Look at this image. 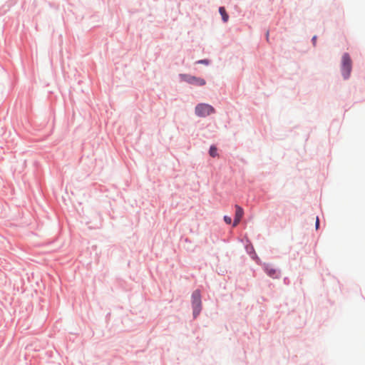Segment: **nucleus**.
<instances>
[{
  "instance_id": "1",
  "label": "nucleus",
  "mask_w": 365,
  "mask_h": 365,
  "mask_svg": "<svg viewBox=\"0 0 365 365\" xmlns=\"http://www.w3.org/2000/svg\"><path fill=\"white\" fill-rule=\"evenodd\" d=\"M352 61L348 53H344L341 58V73L344 79H347L351 74Z\"/></svg>"
},
{
  "instance_id": "2",
  "label": "nucleus",
  "mask_w": 365,
  "mask_h": 365,
  "mask_svg": "<svg viewBox=\"0 0 365 365\" xmlns=\"http://www.w3.org/2000/svg\"><path fill=\"white\" fill-rule=\"evenodd\" d=\"M215 113V108L206 103H200L195 107V114L200 117H206Z\"/></svg>"
},
{
  "instance_id": "3",
  "label": "nucleus",
  "mask_w": 365,
  "mask_h": 365,
  "mask_svg": "<svg viewBox=\"0 0 365 365\" xmlns=\"http://www.w3.org/2000/svg\"><path fill=\"white\" fill-rule=\"evenodd\" d=\"M192 303L193 307V314L196 317L199 314L201 309V299L200 292L199 290H195L192 294Z\"/></svg>"
},
{
  "instance_id": "4",
  "label": "nucleus",
  "mask_w": 365,
  "mask_h": 365,
  "mask_svg": "<svg viewBox=\"0 0 365 365\" xmlns=\"http://www.w3.org/2000/svg\"><path fill=\"white\" fill-rule=\"evenodd\" d=\"M182 79L188 83L196 85V86H204L205 85V81L202 78H197L195 76H188L185 74L180 75Z\"/></svg>"
},
{
  "instance_id": "5",
  "label": "nucleus",
  "mask_w": 365,
  "mask_h": 365,
  "mask_svg": "<svg viewBox=\"0 0 365 365\" xmlns=\"http://www.w3.org/2000/svg\"><path fill=\"white\" fill-rule=\"evenodd\" d=\"M235 209H236V212H235V220H234V222H233V227H235L238 225V223L240 222V221L241 220V219L244 215V210L240 206L236 205Z\"/></svg>"
},
{
  "instance_id": "6",
  "label": "nucleus",
  "mask_w": 365,
  "mask_h": 365,
  "mask_svg": "<svg viewBox=\"0 0 365 365\" xmlns=\"http://www.w3.org/2000/svg\"><path fill=\"white\" fill-rule=\"evenodd\" d=\"M266 273L271 277L275 278L277 277V270L273 268L271 265H266L264 267Z\"/></svg>"
},
{
  "instance_id": "7",
  "label": "nucleus",
  "mask_w": 365,
  "mask_h": 365,
  "mask_svg": "<svg viewBox=\"0 0 365 365\" xmlns=\"http://www.w3.org/2000/svg\"><path fill=\"white\" fill-rule=\"evenodd\" d=\"M219 12H220V15L222 16V19L223 21L227 22L228 21L229 16L227 14L225 9L224 7H220Z\"/></svg>"
},
{
  "instance_id": "8",
  "label": "nucleus",
  "mask_w": 365,
  "mask_h": 365,
  "mask_svg": "<svg viewBox=\"0 0 365 365\" xmlns=\"http://www.w3.org/2000/svg\"><path fill=\"white\" fill-rule=\"evenodd\" d=\"M209 153L210 155V156L215 158L217 155V148L215 146H211L210 148V150H209Z\"/></svg>"
},
{
  "instance_id": "9",
  "label": "nucleus",
  "mask_w": 365,
  "mask_h": 365,
  "mask_svg": "<svg viewBox=\"0 0 365 365\" xmlns=\"http://www.w3.org/2000/svg\"><path fill=\"white\" fill-rule=\"evenodd\" d=\"M224 220L225 222L227 223V224H230L232 222V219L229 216H225L224 217Z\"/></svg>"
},
{
  "instance_id": "10",
  "label": "nucleus",
  "mask_w": 365,
  "mask_h": 365,
  "mask_svg": "<svg viewBox=\"0 0 365 365\" xmlns=\"http://www.w3.org/2000/svg\"><path fill=\"white\" fill-rule=\"evenodd\" d=\"M197 63L207 64L208 61L207 60H200L197 61Z\"/></svg>"
},
{
  "instance_id": "11",
  "label": "nucleus",
  "mask_w": 365,
  "mask_h": 365,
  "mask_svg": "<svg viewBox=\"0 0 365 365\" xmlns=\"http://www.w3.org/2000/svg\"><path fill=\"white\" fill-rule=\"evenodd\" d=\"M319 225V218L317 217V220H316V228L317 229H318Z\"/></svg>"
},
{
  "instance_id": "12",
  "label": "nucleus",
  "mask_w": 365,
  "mask_h": 365,
  "mask_svg": "<svg viewBox=\"0 0 365 365\" xmlns=\"http://www.w3.org/2000/svg\"><path fill=\"white\" fill-rule=\"evenodd\" d=\"M316 38H317L316 36H314L312 38L314 43H315V42H316Z\"/></svg>"
}]
</instances>
